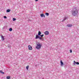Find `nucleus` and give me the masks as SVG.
Masks as SVG:
<instances>
[{
	"label": "nucleus",
	"instance_id": "obj_17",
	"mask_svg": "<svg viewBox=\"0 0 79 79\" xmlns=\"http://www.w3.org/2000/svg\"><path fill=\"white\" fill-rule=\"evenodd\" d=\"M66 18H67L65 17L64 19H63L62 21V22H63V21H64V20H65V19H66Z\"/></svg>",
	"mask_w": 79,
	"mask_h": 79
},
{
	"label": "nucleus",
	"instance_id": "obj_4",
	"mask_svg": "<svg viewBox=\"0 0 79 79\" xmlns=\"http://www.w3.org/2000/svg\"><path fill=\"white\" fill-rule=\"evenodd\" d=\"M40 37L39 36L37 35L36 36L35 39H37L39 38V39H40Z\"/></svg>",
	"mask_w": 79,
	"mask_h": 79
},
{
	"label": "nucleus",
	"instance_id": "obj_8",
	"mask_svg": "<svg viewBox=\"0 0 79 79\" xmlns=\"http://www.w3.org/2000/svg\"><path fill=\"white\" fill-rule=\"evenodd\" d=\"M67 27H72V25L71 24H69L67 25Z\"/></svg>",
	"mask_w": 79,
	"mask_h": 79
},
{
	"label": "nucleus",
	"instance_id": "obj_22",
	"mask_svg": "<svg viewBox=\"0 0 79 79\" xmlns=\"http://www.w3.org/2000/svg\"><path fill=\"white\" fill-rule=\"evenodd\" d=\"M44 34H43L42 35H41L40 36L41 37H42L43 36H44Z\"/></svg>",
	"mask_w": 79,
	"mask_h": 79
},
{
	"label": "nucleus",
	"instance_id": "obj_16",
	"mask_svg": "<svg viewBox=\"0 0 79 79\" xmlns=\"http://www.w3.org/2000/svg\"><path fill=\"white\" fill-rule=\"evenodd\" d=\"M26 68L27 69V70H28L29 68V65H27L26 67Z\"/></svg>",
	"mask_w": 79,
	"mask_h": 79
},
{
	"label": "nucleus",
	"instance_id": "obj_12",
	"mask_svg": "<svg viewBox=\"0 0 79 79\" xmlns=\"http://www.w3.org/2000/svg\"><path fill=\"white\" fill-rule=\"evenodd\" d=\"M60 62L61 65V66H62V65L63 64V62H62V60H60Z\"/></svg>",
	"mask_w": 79,
	"mask_h": 79
},
{
	"label": "nucleus",
	"instance_id": "obj_19",
	"mask_svg": "<svg viewBox=\"0 0 79 79\" xmlns=\"http://www.w3.org/2000/svg\"><path fill=\"white\" fill-rule=\"evenodd\" d=\"M15 20H16V19L15 18H13V21H15Z\"/></svg>",
	"mask_w": 79,
	"mask_h": 79
},
{
	"label": "nucleus",
	"instance_id": "obj_3",
	"mask_svg": "<svg viewBox=\"0 0 79 79\" xmlns=\"http://www.w3.org/2000/svg\"><path fill=\"white\" fill-rule=\"evenodd\" d=\"M28 49L29 50H32V46H31L29 45L28 46Z\"/></svg>",
	"mask_w": 79,
	"mask_h": 79
},
{
	"label": "nucleus",
	"instance_id": "obj_15",
	"mask_svg": "<svg viewBox=\"0 0 79 79\" xmlns=\"http://www.w3.org/2000/svg\"><path fill=\"white\" fill-rule=\"evenodd\" d=\"M7 79H10V76H7L6 77Z\"/></svg>",
	"mask_w": 79,
	"mask_h": 79
},
{
	"label": "nucleus",
	"instance_id": "obj_2",
	"mask_svg": "<svg viewBox=\"0 0 79 79\" xmlns=\"http://www.w3.org/2000/svg\"><path fill=\"white\" fill-rule=\"evenodd\" d=\"M41 47H42V44H40V43H39L36 44V48H37V49H40Z\"/></svg>",
	"mask_w": 79,
	"mask_h": 79
},
{
	"label": "nucleus",
	"instance_id": "obj_23",
	"mask_svg": "<svg viewBox=\"0 0 79 79\" xmlns=\"http://www.w3.org/2000/svg\"><path fill=\"white\" fill-rule=\"evenodd\" d=\"M0 73H2V71L0 70Z\"/></svg>",
	"mask_w": 79,
	"mask_h": 79
},
{
	"label": "nucleus",
	"instance_id": "obj_21",
	"mask_svg": "<svg viewBox=\"0 0 79 79\" xmlns=\"http://www.w3.org/2000/svg\"><path fill=\"white\" fill-rule=\"evenodd\" d=\"M4 18H5V19H7V18L6 17V16H4Z\"/></svg>",
	"mask_w": 79,
	"mask_h": 79
},
{
	"label": "nucleus",
	"instance_id": "obj_14",
	"mask_svg": "<svg viewBox=\"0 0 79 79\" xmlns=\"http://www.w3.org/2000/svg\"><path fill=\"white\" fill-rule=\"evenodd\" d=\"M45 15L46 16H48V15H49V14L48 13H46Z\"/></svg>",
	"mask_w": 79,
	"mask_h": 79
},
{
	"label": "nucleus",
	"instance_id": "obj_10",
	"mask_svg": "<svg viewBox=\"0 0 79 79\" xmlns=\"http://www.w3.org/2000/svg\"><path fill=\"white\" fill-rule=\"evenodd\" d=\"M40 40H42V41H44V38L40 37Z\"/></svg>",
	"mask_w": 79,
	"mask_h": 79
},
{
	"label": "nucleus",
	"instance_id": "obj_9",
	"mask_svg": "<svg viewBox=\"0 0 79 79\" xmlns=\"http://www.w3.org/2000/svg\"><path fill=\"white\" fill-rule=\"evenodd\" d=\"M1 38L2 40H5V38H4V36H3V35L1 36Z\"/></svg>",
	"mask_w": 79,
	"mask_h": 79
},
{
	"label": "nucleus",
	"instance_id": "obj_6",
	"mask_svg": "<svg viewBox=\"0 0 79 79\" xmlns=\"http://www.w3.org/2000/svg\"><path fill=\"white\" fill-rule=\"evenodd\" d=\"M40 15L41 17H44V18H45V15L43 14H40Z\"/></svg>",
	"mask_w": 79,
	"mask_h": 79
},
{
	"label": "nucleus",
	"instance_id": "obj_20",
	"mask_svg": "<svg viewBox=\"0 0 79 79\" xmlns=\"http://www.w3.org/2000/svg\"><path fill=\"white\" fill-rule=\"evenodd\" d=\"M72 52H73V51H72V50L70 49V53H72Z\"/></svg>",
	"mask_w": 79,
	"mask_h": 79
},
{
	"label": "nucleus",
	"instance_id": "obj_13",
	"mask_svg": "<svg viewBox=\"0 0 79 79\" xmlns=\"http://www.w3.org/2000/svg\"><path fill=\"white\" fill-rule=\"evenodd\" d=\"M10 11V10L8 9L6 10V12L7 13H9Z\"/></svg>",
	"mask_w": 79,
	"mask_h": 79
},
{
	"label": "nucleus",
	"instance_id": "obj_1",
	"mask_svg": "<svg viewBox=\"0 0 79 79\" xmlns=\"http://www.w3.org/2000/svg\"><path fill=\"white\" fill-rule=\"evenodd\" d=\"M78 13V10L76 8H74L72 10V14L73 16H76Z\"/></svg>",
	"mask_w": 79,
	"mask_h": 79
},
{
	"label": "nucleus",
	"instance_id": "obj_7",
	"mask_svg": "<svg viewBox=\"0 0 79 79\" xmlns=\"http://www.w3.org/2000/svg\"><path fill=\"white\" fill-rule=\"evenodd\" d=\"M74 63L73 64H74L75 65L76 64H79V63L78 62H76V61H74Z\"/></svg>",
	"mask_w": 79,
	"mask_h": 79
},
{
	"label": "nucleus",
	"instance_id": "obj_25",
	"mask_svg": "<svg viewBox=\"0 0 79 79\" xmlns=\"http://www.w3.org/2000/svg\"><path fill=\"white\" fill-rule=\"evenodd\" d=\"M2 73H3V74H4V72H2Z\"/></svg>",
	"mask_w": 79,
	"mask_h": 79
},
{
	"label": "nucleus",
	"instance_id": "obj_11",
	"mask_svg": "<svg viewBox=\"0 0 79 79\" xmlns=\"http://www.w3.org/2000/svg\"><path fill=\"white\" fill-rule=\"evenodd\" d=\"M38 35H40V34H41V32L40 31H39L38 32Z\"/></svg>",
	"mask_w": 79,
	"mask_h": 79
},
{
	"label": "nucleus",
	"instance_id": "obj_5",
	"mask_svg": "<svg viewBox=\"0 0 79 79\" xmlns=\"http://www.w3.org/2000/svg\"><path fill=\"white\" fill-rule=\"evenodd\" d=\"M44 34L45 35H48L49 34V32L48 31H47L44 32Z\"/></svg>",
	"mask_w": 79,
	"mask_h": 79
},
{
	"label": "nucleus",
	"instance_id": "obj_24",
	"mask_svg": "<svg viewBox=\"0 0 79 79\" xmlns=\"http://www.w3.org/2000/svg\"><path fill=\"white\" fill-rule=\"evenodd\" d=\"M36 2H37V1H38V0H35Z\"/></svg>",
	"mask_w": 79,
	"mask_h": 79
},
{
	"label": "nucleus",
	"instance_id": "obj_18",
	"mask_svg": "<svg viewBox=\"0 0 79 79\" xmlns=\"http://www.w3.org/2000/svg\"><path fill=\"white\" fill-rule=\"evenodd\" d=\"M12 30H13V29H12V28H10L9 29V31H12Z\"/></svg>",
	"mask_w": 79,
	"mask_h": 79
}]
</instances>
